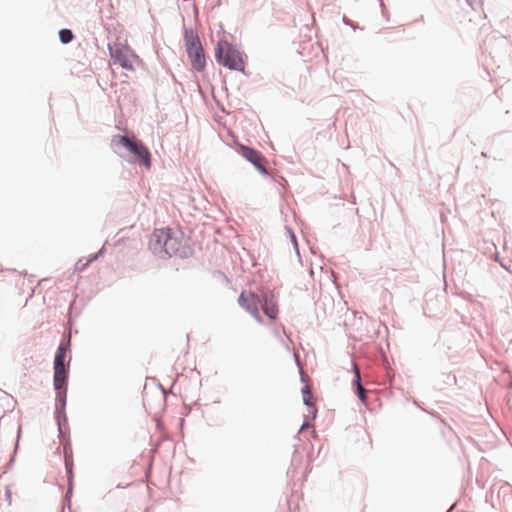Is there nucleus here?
Returning a JSON list of instances; mask_svg holds the SVG:
<instances>
[{
    "label": "nucleus",
    "mask_w": 512,
    "mask_h": 512,
    "mask_svg": "<svg viewBox=\"0 0 512 512\" xmlns=\"http://www.w3.org/2000/svg\"><path fill=\"white\" fill-rule=\"evenodd\" d=\"M110 55L113 65H118L125 70L133 71L137 56L128 49L110 48Z\"/></svg>",
    "instance_id": "5"
},
{
    "label": "nucleus",
    "mask_w": 512,
    "mask_h": 512,
    "mask_svg": "<svg viewBox=\"0 0 512 512\" xmlns=\"http://www.w3.org/2000/svg\"><path fill=\"white\" fill-rule=\"evenodd\" d=\"M184 42L191 66L197 71L204 70L206 60L198 35L192 29H187L184 34Z\"/></svg>",
    "instance_id": "3"
},
{
    "label": "nucleus",
    "mask_w": 512,
    "mask_h": 512,
    "mask_svg": "<svg viewBox=\"0 0 512 512\" xmlns=\"http://www.w3.org/2000/svg\"><path fill=\"white\" fill-rule=\"evenodd\" d=\"M303 401L307 406H313V396L308 385H305L302 389Z\"/></svg>",
    "instance_id": "12"
},
{
    "label": "nucleus",
    "mask_w": 512,
    "mask_h": 512,
    "mask_svg": "<svg viewBox=\"0 0 512 512\" xmlns=\"http://www.w3.org/2000/svg\"><path fill=\"white\" fill-rule=\"evenodd\" d=\"M262 310L269 318L273 320L277 318L278 305L273 296L263 299Z\"/></svg>",
    "instance_id": "9"
},
{
    "label": "nucleus",
    "mask_w": 512,
    "mask_h": 512,
    "mask_svg": "<svg viewBox=\"0 0 512 512\" xmlns=\"http://www.w3.org/2000/svg\"><path fill=\"white\" fill-rule=\"evenodd\" d=\"M114 146H122L129 150L138 161L143 164L147 169L151 167V154L148 148L135 137L129 138L124 135H115L112 138Z\"/></svg>",
    "instance_id": "4"
},
{
    "label": "nucleus",
    "mask_w": 512,
    "mask_h": 512,
    "mask_svg": "<svg viewBox=\"0 0 512 512\" xmlns=\"http://www.w3.org/2000/svg\"><path fill=\"white\" fill-rule=\"evenodd\" d=\"M353 369H354V373H355L354 384L356 385L357 394H358L360 400L364 403L366 400V396H365V389L361 385L360 371L356 364H353Z\"/></svg>",
    "instance_id": "10"
},
{
    "label": "nucleus",
    "mask_w": 512,
    "mask_h": 512,
    "mask_svg": "<svg viewBox=\"0 0 512 512\" xmlns=\"http://www.w3.org/2000/svg\"><path fill=\"white\" fill-rule=\"evenodd\" d=\"M259 297L251 291H243L238 298L239 305L249 312L258 322H261V316L258 309Z\"/></svg>",
    "instance_id": "7"
},
{
    "label": "nucleus",
    "mask_w": 512,
    "mask_h": 512,
    "mask_svg": "<svg viewBox=\"0 0 512 512\" xmlns=\"http://www.w3.org/2000/svg\"><path fill=\"white\" fill-rule=\"evenodd\" d=\"M5 494H6V496L8 497V499L10 500V495H11V493H10V490H9V489H6Z\"/></svg>",
    "instance_id": "14"
},
{
    "label": "nucleus",
    "mask_w": 512,
    "mask_h": 512,
    "mask_svg": "<svg viewBox=\"0 0 512 512\" xmlns=\"http://www.w3.org/2000/svg\"><path fill=\"white\" fill-rule=\"evenodd\" d=\"M215 57L219 64L230 70L244 71L245 60L242 53L226 40L217 43Z\"/></svg>",
    "instance_id": "2"
},
{
    "label": "nucleus",
    "mask_w": 512,
    "mask_h": 512,
    "mask_svg": "<svg viewBox=\"0 0 512 512\" xmlns=\"http://www.w3.org/2000/svg\"><path fill=\"white\" fill-rule=\"evenodd\" d=\"M238 151L246 160L252 163L260 173L264 175L268 174L266 168L267 160L261 152L245 145H239Z\"/></svg>",
    "instance_id": "6"
},
{
    "label": "nucleus",
    "mask_w": 512,
    "mask_h": 512,
    "mask_svg": "<svg viewBox=\"0 0 512 512\" xmlns=\"http://www.w3.org/2000/svg\"><path fill=\"white\" fill-rule=\"evenodd\" d=\"M150 247L156 254L172 256L180 251L181 241L170 228H161L153 232Z\"/></svg>",
    "instance_id": "1"
},
{
    "label": "nucleus",
    "mask_w": 512,
    "mask_h": 512,
    "mask_svg": "<svg viewBox=\"0 0 512 512\" xmlns=\"http://www.w3.org/2000/svg\"><path fill=\"white\" fill-rule=\"evenodd\" d=\"M306 426L307 424L302 425L301 430H303Z\"/></svg>",
    "instance_id": "15"
},
{
    "label": "nucleus",
    "mask_w": 512,
    "mask_h": 512,
    "mask_svg": "<svg viewBox=\"0 0 512 512\" xmlns=\"http://www.w3.org/2000/svg\"><path fill=\"white\" fill-rule=\"evenodd\" d=\"M68 377V370L65 365L63 366H55L54 365V387L56 390L57 399L61 402H64L66 398V381Z\"/></svg>",
    "instance_id": "8"
},
{
    "label": "nucleus",
    "mask_w": 512,
    "mask_h": 512,
    "mask_svg": "<svg viewBox=\"0 0 512 512\" xmlns=\"http://www.w3.org/2000/svg\"><path fill=\"white\" fill-rule=\"evenodd\" d=\"M73 37L74 36H73L72 31L69 29H62L59 31V38L63 44H67V43L71 42Z\"/></svg>",
    "instance_id": "13"
},
{
    "label": "nucleus",
    "mask_w": 512,
    "mask_h": 512,
    "mask_svg": "<svg viewBox=\"0 0 512 512\" xmlns=\"http://www.w3.org/2000/svg\"><path fill=\"white\" fill-rule=\"evenodd\" d=\"M68 348L67 346L61 344L56 352L55 359H54V365L55 366H63L65 365V358L67 354Z\"/></svg>",
    "instance_id": "11"
}]
</instances>
